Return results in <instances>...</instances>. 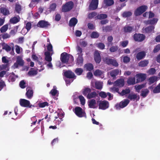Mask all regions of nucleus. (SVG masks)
I'll use <instances>...</instances> for the list:
<instances>
[{
  "label": "nucleus",
  "instance_id": "1",
  "mask_svg": "<svg viewBox=\"0 0 160 160\" xmlns=\"http://www.w3.org/2000/svg\"><path fill=\"white\" fill-rule=\"evenodd\" d=\"M74 4L72 1H69L66 3L62 6V11L66 12L71 10L73 7Z\"/></svg>",
  "mask_w": 160,
  "mask_h": 160
},
{
  "label": "nucleus",
  "instance_id": "2",
  "mask_svg": "<svg viewBox=\"0 0 160 160\" xmlns=\"http://www.w3.org/2000/svg\"><path fill=\"white\" fill-rule=\"evenodd\" d=\"M148 9V7L146 5H142L138 7L134 12V14L136 16H139L141 15Z\"/></svg>",
  "mask_w": 160,
  "mask_h": 160
},
{
  "label": "nucleus",
  "instance_id": "3",
  "mask_svg": "<svg viewBox=\"0 0 160 160\" xmlns=\"http://www.w3.org/2000/svg\"><path fill=\"white\" fill-rule=\"evenodd\" d=\"M145 35L142 34L135 33L133 36V39L136 42H141L145 39Z\"/></svg>",
  "mask_w": 160,
  "mask_h": 160
},
{
  "label": "nucleus",
  "instance_id": "4",
  "mask_svg": "<svg viewBox=\"0 0 160 160\" xmlns=\"http://www.w3.org/2000/svg\"><path fill=\"white\" fill-rule=\"evenodd\" d=\"M129 101L125 99L124 101H121L119 104H117L115 105V107L117 109H120L126 107L129 103Z\"/></svg>",
  "mask_w": 160,
  "mask_h": 160
},
{
  "label": "nucleus",
  "instance_id": "5",
  "mask_svg": "<svg viewBox=\"0 0 160 160\" xmlns=\"http://www.w3.org/2000/svg\"><path fill=\"white\" fill-rule=\"evenodd\" d=\"M74 112L79 118L82 117L86 114L85 112L83 111L82 108L79 107H77L75 108Z\"/></svg>",
  "mask_w": 160,
  "mask_h": 160
},
{
  "label": "nucleus",
  "instance_id": "6",
  "mask_svg": "<svg viewBox=\"0 0 160 160\" xmlns=\"http://www.w3.org/2000/svg\"><path fill=\"white\" fill-rule=\"evenodd\" d=\"M98 106L99 109L105 110L108 108L109 103L106 100L100 101H99Z\"/></svg>",
  "mask_w": 160,
  "mask_h": 160
},
{
  "label": "nucleus",
  "instance_id": "7",
  "mask_svg": "<svg viewBox=\"0 0 160 160\" xmlns=\"http://www.w3.org/2000/svg\"><path fill=\"white\" fill-rule=\"evenodd\" d=\"M69 59V54L64 52L62 53L60 56V60L63 63H67Z\"/></svg>",
  "mask_w": 160,
  "mask_h": 160
},
{
  "label": "nucleus",
  "instance_id": "8",
  "mask_svg": "<svg viewBox=\"0 0 160 160\" xmlns=\"http://www.w3.org/2000/svg\"><path fill=\"white\" fill-rule=\"evenodd\" d=\"M19 103L20 105L22 107L31 108L32 106L30 101L24 99H21L20 100Z\"/></svg>",
  "mask_w": 160,
  "mask_h": 160
},
{
  "label": "nucleus",
  "instance_id": "9",
  "mask_svg": "<svg viewBox=\"0 0 160 160\" xmlns=\"http://www.w3.org/2000/svg\"><path fill=\"white\" fill-rule=\"evenodd\" d=\"M136 83H138L144 81L146 78L145 74L139 73L136 75Z\"/></svg>",
  "mask_w": 160,
  "mask_h": 160
},
{
  "label": "nucleus",
  "instance_id": "10",
  "mask_svg": "<svg viewBox=\"0 0 160 160\" xmlns=\"http://www.w3.org/2000/svg\"><path fill=\"white\" fill-rule=\"evenodd\" d=\"M94 59L97 64H99L101 61V57L98 51H96L94 53Z\"/></svg>",
  "mask_w": 160,
  "mask_h": 160
},
{
  "label": "nucleus",
  "instance_id": "11",
  "mask_svg": "<svg viewBox=\"0 0 160 160\" xmlns=\"http://www.w3.org/2000/svg\"><path fill=\"white\" fill-rule=\"evenodd\" d=\"M50 24L47 21L44 20H40L38 22L37 26L40 28H45L48 27Z\"/></svg>",
  "mask_w": 160,
  "mask_h": 160
},
{
  "label": "nucleus",
  "instance_id": "12",
  "mask_svg": "<svg viewBox=\"0 0 160 160\" xmlns=\"http://www.w3.org/2000/svg\"><path fill=\"white\" fill-rule=\"evenodd\" d=\"M26 96L28 99H31L33 96V91L31 87H28L26 88Z\"/></svg>",
  "mask_w": 160,
  "mask_h": 160
},
{
  "label": "nucleus",
  "instance_id": "13",
  "mask_svg": "<svg viewBox=\"0 0 160 160\" xmlns=\"http://www.w3.org/2000/svg\"><path fill=\"white\" fill-rule=\"evenodd\" d=\"M98 0H92L89 5V8L91 10L96 9L98 7Z\"/></svg>",
  "mask_w": 160,
  "mask_h": 160
},
{
  "label": "nucleus",
  "instance_id": "14",
  "mask_svg": "<svg viewBox=\"0 0 160 160\" xmlns=\"http://www.w3.org/2000/svg\"><path fill=\"white\" fill-rule=\"evenodd\" d=\"M125 84L124 80L123 78H120L117 79L114 82V85L116 87H123Z\"/></svg>",
  "mask_w": 160,
  "mask_h": 160
},
{
  "label": "nucleus",
  "instance_id": "15",
  "mask_svg": "<svg viewBox=\"0 0 160 160\" xmlns=\"http://www.w3.org/2000/svg\"><path fill=\"white\" fill-rule=\"evenodd\" d=\"M64 76L68 78H76V76L75 75L74 73L72 71L68 70L65 72L64 73Z\"/></svg>",
  "mask_w": 160,
  "mask_h": 160
},
{
  "label": "nucleus",
  "instance_id": "16",
  "mask_svg": "<svg viewBox=\"0 0 160 160\" xmlns=\"http://www.w3.org/2000/svg\"><path fill=\"white\" fill-rule=\"evenodd\" d=\"M20 19V16L17 15L16 16L11 18L9 20V22L11 23L15 24L19 22Z\"/></svg>",
  "mask_w": 160,
  "mask_h": 160
},
{
  "label": "nucleus",
  "instance_id": "17",
  "mask_svg": "<svg viewBox=\"0 0 160 160\" xmlns=\"http://www.w3.org/2000/svg\"><path fill=\"white\" fill-rule=\"evenodd\" d=\"M123 29L125 33H131L134 31V26L126 25L123 27Z\"/></svg>",
  "mask_w": 160,
  "mask_h": 160
},
{
  "label": "nucleus",
  "instance_id": "18",
  "mask_svg": "<svg viewBox=\"0 0 160 160\" xmlns=\"http://www.w3.org/2000/svg\"><path fill=\"white\" fill-rule=\"evenodd\" d=\"M88 105L89 108H97L98 106H96V101L94 99H92L88 102Z\"/></svg>",
  "mask_w": 160,
  "mask_h": 160
},
{
  "label": "nucleus",
  "instance_id": "19",
  "mask_svg": "<svg viewBox=\"0 0 160 160\" xmlns=\"http://www.w3.org/2000/svg\"><path fill=\"white\" fill-rule=\"evenodd\" d=\"M83 54H81V55H79L77 59L76 64L79 66H82L83 63Z\"/></svg>",
  "mask_w": 160,
  "mask_h": 160
},
{
  "label": "nucleus",
  "instance_id": "20",
  "mask_svg": "<svg viewBox=\"0 0 160 160\" xmlns=\"http://www.w3.org/2000/svg\"><path fill=\"white\" fill-rule=\"evenodd\" d=\"M146 55L145 52L141 51L137 53L136 58L138 60H140L143 58L145 57Z\"/></svg>",
  "mask_w": 160,
  "mask_h": 160
},
{
  "label": "nucleus",
  "instance_id": "21",
  "mask_svg": "<svg viewBox=\"0 0 160 160\" xmlns=\"http://www.w3.org/2000/svg\"><path fill=\"white\" fill-rule=\"evenodd\" d=\"M44 55H45V60L48 62H51L52 60L50 52H49L46 51L45 52Z\"/></svg>",
  "mask_w": 160,
  "mask_h": 160
},
{
  "label": "nucleus",
  "instance_id": "22",
  "mask_svg": "<svg viewBox=\"0 0 160 160\" xmlns=\"http://www.w3.org/2000/svg\"><path fill=\"white\" fill-rule=\"evenodd\" d=\"M78 20L75 18H72L70 20L69 25L70 27L74 26L77 23Z\"/></svg>",
  "mask_w": 160,
  "mask_h": 160
},
{
  "label": "nucleus",
  "instance_id": "23",
  "mask_svg": "<svg viewBox=\"0 0 160 160\" xmlns=\"http://www.w3.org/2000/svg\"><path fill=\"white\" fill-rule=\"evenodd\" d=\"M95 86H92L93 88H94L98 90H101L102 88V86L101 83L98 81H96L95 82Z\"/></svg>",
  "mask_w": 160,
  "mask_h": 160
},
{
  "label": "nucleus",
  "instance_id": "24",
  "mask_svg": "<svg viewBox=\"0 0 160 160\" xmlns=\"http://www.w3.org/2000/svg\"><path fill=\"white\" fill-rule=\"evenodd\" d=\"M91 92V89L89 88H85L84 89L82 90V93L83 95L87 96L89 94L90 92Z\"/></svg>",
  "mask_w": 160,
  "mask_h": 160
},
{
  "label": "nucleus",
  "instance_id": "25",
  "mask_svg": "<svg viewBox=\"0 0 160 160\" xmlns=\"http://www.w3.org/2000/svg\"><path fill=\"white\" fill-rule=\"evenodd\" d=\"M84 67L86 68L87 71H91L93 69V64L91 63H88L86 64Z\"/></svg>",
  "mask_w": 160,
  "mask_h": 160
},
{
  "label": "nucleus",
  "instance_id": "26",
  "mask_svg": "<svg viewBox=\"0 0 160 160\" xmlns=\"http://www.w3.org/2000/svg\"><path fill=\"white\" fill-rule=\"evenodd\" d=\"M158 19L155 18H153L152 19H149L146 21L147 24L154 25L158 22Z\"/></svg>",
  "mask_w": 160,
  "mask_h": 160
},
{
  "label": "nucleus",
  "instance_id": "27",
  "mask_svg": "<svg viewBox=\"0 0 160 160\" xmlns=\"http://www.w3.org/2000/svg\"><path fill=\"white\" fill-rule=\"evenodd\" d=\"M103 3L106 7H109L112 6L114 3L113 0H104Z\"/></svg>",
  "mask_w": 160,
  "mask_h": 160
},
{
  "label": "nucleus",
  "instance_id": "28",
  "mask_svg": "<svg viewBox=\"0 0 160 160\" xmlns=\"http://www.w3.org/2000/svg\"><path fill=\"white\" fill-rule=\"evenodd\" d=\"M131 92L130 89L129 88H126L125 89H123L122 91L120 92V95L121 96H123L126 94H129Z\"/></svg>",
  "mask_w": 160,
  "mask_h": 160
},
{
  "label": "nucleus",
  "instance_id": "29",
  "mask_svg": "<svg viewBox=\"0 0 160 160\" xmlns=\"http://www.w3.org/2000/svg\"><path fill=\"white\" fill-rule=\"evenodd\" d=\"M148 61L147 60H144L140 61L138 63V66L141 67H145L147 66L148 64Z\"/></svg>",
  "mask_w": 160,
  "mask_h": 160
},
{
  "label": "nucleus",
  "instance_id": "30",
  "mask_svg": "<svg viewBox=\"0 0 160 160\" xmlns=\"http://www.w3.org/2000/svg\"><path fill=\"white\" fill-rule=\"evenodd\" d=\"M57 5L56 3H53L51 4L49 6V9L50 12L54 11L56 10Z\"/></svg>",
  "mask_w": 160,
  "mask_h": 160
},
{
  "label": "nucleus",
  "instance_id": "31",
  "mask_svg": "<svg viewBox=\"0 0 160 160\" xmlns=\"http://www.w3.org/2000/svg\"><path fill=\"white\" fill-rule=\"evenodd\" d=\"M146 85V83H144L141 85H136L135 86V88L136 90L139 92L141 89L145 87Z\"/></svg>",
  "mask_w": 160,
  "mask_h": 160
},
{
  "label": "nucleus",
  "instance_id": "32",
  "mask_svg": "<svg viewBox=\"0 0 160 160\" xmlns=\"http://www.w3.org/2000/svg\"><path fill=\"white\" fill-rule=\"evenodd\" d=\"M158 80V78L157 76H152L150 77L148 79L149 84H151L154 83Z\"/></svg>",
  "mask_w": 160,
  "mask_h": 160
},
{
  "label": "nucleus",
  "instance_id": "33",
  "mask_svg": "<svg viewBox=\"0 0 160 160\" xmlns=\"http://www.w3.org/2000/svg\"><path fill=\"white\" fill-rule=\"evenodd\" d=\"M128 84L130 85H134L136 83L135 77L129 78L127 81Z\"/></svg>",
  "mask_w": 160,
  "mask_h": 160
},
{
  "label": "nucleus",
  "instance_id": "34",
  "mask_svg": "<svg viewBox=\"0 0 160 160\" xmlns=\"http://www.w3.org/2000/svg\"><path fill=\"white\" fill-rule=\"evenodd\" d=\"M108 16L106 14H98L96 17L97 19H103L107 18Z\"/></svg>",
  "mask_w": 160,
  "mask_h": 160
},
{
  "label": "nucleus",
  "instance_id": "35",
  "mask_svg": "<svg viewBox=\"0 0 160 160\" xmlns=\"http://www.w3.org/2000/svg\"><path fill=\"white\" fill-rule=\"evenodd\" d=\"M119 70L118 69H115L112 71L110 73V76L112 77H115L118 74Z\"/></svg>",
  "mask_w": 160,
  "mask_h": 160
},
{
  "label": "nucleus",
  "instance_id": "36",
  "mask_svg": "<svg viewBox=\"0 0 160 160\" xmlns=\"http://www.w3.org/2000/svg\"><path fill=\"white\" fill-rule=\"evenodd\" d=\"M149 92V91L147 89L142 90V91L140 95L143 97H145L148 95Z\"/></svg>",
  "mask_w": 160,
  "mask_h": 160
},
{
  "label": "nucleus",
  "instance_id": "37",
  "mask_svg": "<svg viewBox=\"0 0 160 160\" xmlns=\"http://www.w3.org/2000/svg\"><path fill=\"white\" fill-rule=\"evenodd\" d=\"M98 95L95 92H90L88 95H87V98L88 99H91L92 98H95Z\"/></svg>",
  "mask_w": 160,
  "mask_h": 160
},
{
  "label": "nucleus",
  "instance_id": "38",
  "mask_svg": "<svg viewBox=\"0 0 160 160\" xmlns=\"http://www.w3.org/2000/svg\"><path fill=\"white\" fill-rule=\"evenodd\" d=\"M0 10L1 12L4 15H7L10 14L9 11L6 8H2Z\"/></svg>",
  "mask_w": 160,
  "mask_h": 160
},
{
  "label": "nucleus",
  "instance_id": "39",
  "mask_svg": "<svg viewBox=\"0 0 160 160\" xmlns=\"http://www.w3.org/2000/svg\"><path fill=\"white\" fill-rule=\"evenodd\" d=\"M75 72L77 75H81L83 72V70L81 68H77L74 71Z\"/></svg>",
  "mask_w": 160,
  "mask_h": 160
},
{
  "label": "nucleus",
  "instance_id": "40",
  "mask_svg": "<svg viewBox=\"0 0 160 160\" xmlns=\"http://www.w3.org/2000/svg\"><path fill=\"white\" fill-rule=\"evenodd\" d=\"M154 27L153 26H149L145 29V30L147 33L151 32L154 29Z\"/></svg>",
  "mask_w": 160,
  "mask_h": 160
},
{
  "label": "nucleus",
  "instance_id": "41",
  "mask_svg": "<svg viewBox=\"0 0 160 160\" xmlns=\"http://www.w3.org/2000/svg\"><path fill=\"white\" fill-rule=\"evenodd\" d=\"M3 46L2 49H5L7 52H9L11 51V47L7 44H5L4 43L2 44Z\"/></svg>",
  "mask_w": 160,
  "mask_h": 160
},
{
  "label": "nucleus",
  "instance_id": "42",
  "mask_svg": "<svg viewBox=\"0 0 160 160\" xmlns=\"http://www.w3.org/2000/svg\"><path fill=\"white\" fill-rule=\"evenodd\" d=\"M8 24H5L2 26L0 29V31L1 33L5 32L8 29Z\"/></svg>",
  "mask_w": 160,
  "mask_h": 160
},
{
  "label": "nucleus",
  "instance_id": "43",
  "mask_svg": "<svg viewBox=\"0 0 160 160\" xmlns=\"http://www.w3.org/2000/svg\"><path fill=\"white\" fill-rule=\"evenodd\" d=\"M154 93H159L160 92V82L155 88L153 90Z\"/></svg>",
  "mask_w": 160,
  "mask_h": 160
},
{
  "label": "nucleus",
  "instance_id": "44",
  "mask_svg": "<svg viewBox=\"0 0 160 160\" xmlns=\"http://www.w3.org/2000/svg\"><path fill=\"white\" fill-rule=\"evenodd\" d=\"M138 97L137 94H129L128 97V98L131 100H135Z\"/></svg>",
  "mask_w": 160,
  "mask_h": 160
},
{
  "label": "nucleus",
  "instance_id": "45",
  "mask_svg": "<svg viewBox=\"0 0 160 160\" xmlns=\"http://www.w3.org/2000/svg\"><path fill=\"white\" fill-rule=\"evenodd\" d=\"M110 91L111 92L113 93L117 92L119 94L120 92H119V88L118 87H113L111 88L110 89Z\"/></svg>",
  "mask_w": 160,
  "mask_h": 160
},
{
  "label": "nucleus",
  "instance_id": "46",
  "mask_svg": "<svg viewBox=\"0 0 160 160\" xmlns=\"http://www.w3.org/2000/svg\"><path fill=\"white\" fill-rule=\"evenodd\" d=\"M132 14V13L130 11H125L123 13L122 15L124 18H127L131 16Z\"/></svg>",
  "mask_w": 160,
  "mask_h": 160
},
{
  "label": "nucleus",
  "instance_id": "47",
  "mask_svg": "<svg viewBox=\"0 0 160 160\" xmlns=\"http://www.w3.org/2000/svg\"><path fill=\"white\" fill-rule=\"evenodd\" d=\"M102 59L104 62L108 65H110L111 58H110L108 57H105L102 58Z\"/></svg>",
  "mask_w": 160,
  "mask_h": 160
},
{
  "label": "nucleus",
  "instance_id": "48",
  "mask_svg": "<svg viewBox=\"0 0 160 160\" xmlns=\"http://www.w3.org/2000/svg\"><path fill=\"white\" fill-rule=\"evenodd\" d=\"M103 73V72L99 69L96 70L93 73L94 75L96 76H100Z\"/></svg>",
  "mask_w": 160,
  "mask_h": 160
},
{
  "label": "nucleus",
  "instance_id": "49",
  "mask_svg": "<svg viewBox=\"0 0 160 160\" xmlns=\"http://www.w3.org/2000/svg\"><path fill=\"white\" fill-rule=\"evenodd\" d=\"M15 10L18 13H20L21 11V7L20 5L16 4L15 5Z\"/></svg>",
  "mask_w": 160,
  "mask_h": 160
},
{
  "label": "nucleus",
  "instance_id": "50",
  "mask_svg": "<svg viewBox=\"0 0 160 160\" xmlns=\"http://www.w3.org/2000/svg\"><path fill=\"white\" fill-rule=\"evenodd\" d=\"M111 60L110 65H112L115 67L118 66V64L116 60L112 59Z\"/></svg>",
  "mask_w": 160,
  "mask_h": 160
},
{
  "label": "nucleus",
  "instance_id": "51",
  "mask_svg": "<svg viewBox=\"0 0 160 160\" xmlns=\"http://www.w3.org/2000/svg\"><path fill=\"white\" fill-rule=\"evenodd\" d=\"M156 70L154 68H150L148 71V73L150 75H153L156 73Z\"/></svg>",
  "mask_w": 160,
  "mask_h": 160
},
{
  "label": "nucleus",
  "instance_id": "52",
  "mask_svg": "<svg viewBox=\"0 0 160 160\" xmlns=\"http://www.w3.org/2000/svg\"><path fill=\"white\" fill-rule=\"evenodd\" d=\"M78 98L80 100L81 104L84 105L85 103V100L84 97L82 95H80L78 97Z\"/></svg>",
  "mask_w": 160,
  "mask_h": 160
},
{
  "label": "nucleus",
  "instance_id": "53",
  "mask_svg": "<svg viewBox=\"0 0 160 160\" xmlns=\"http://www.w3.org/2000/svg\"><path fill=\"white\" fill-rule=\"evenodd\" d=\"M38 106L39 107L43 108L45 106H48L49 104L47 102H45L42 103H39Z\"/></svg>",
  "mask_w": 160,
  "mask_h": 160
},
{
  "label": "nucleus",
  "instance_id": "54",
  "mask_svg": "<svg viewBox=\"0 0 160 160\" xmlns=\"http://www.w3.org/2000/svg\"><path fill=\"white\" fill-rule=\"evenodd\" d=\"M17 62L18 65L20 66H23L24 65V61L21 58H17Z\"/></svg>",
  "mask_w": 160,
  "mask_h": 160
},
{
  "label": "nucleus",
  "instance_id": "55",
  "mask_svg": "<svg viewBox=\"0 0 160 160\" xmlns=\"http://www.w3.org/2000/svg\"><path fill=\"white\" fill-rule=\"evenodd\" d=\"M99 36V34L97 32H93L91 35V37L92 38H97Z\"/></svg>",
  "mask_w": 160,
  "mask_h": 160
},
{
  "label": "nucleus",
  "instance_id": "56",
  "mask_svg": "<svg viewBox=\"0 0 160 160\" xmlns=\"http://www.w3.org/2000/svg\"><path fill=\"white\" fill-rule=\"evenodd\" d=\"M118 49V47L117 46H112L109 49L110 52H116Z\"/></svg>",
  "mask_w": 160,
  "mask_h": 160
},
{
  "label": "nucleus",
  "instance_id": "57",
  "mask_svg": "<svg viewBox=\"0 0 160 160\" xmlns=\"http://www.w3.org/2000/svg\"><path fill=\"white\" fill-rule=\"evenodd\" d=\"M37 74V72L36 70H30L28 72V74L30 76H34Z\"/></svg>",
  "mask_w": 160,
  "mask_h": 160
},
{
  "label": "nucleus",
  "instance_id": "58",
  "mask_svg": "<svg viewBox=\"0 0 160 160\" xmlns=\"http://www.w3.org/2000/svg\"><path fill=\"white\" fill-rule=\"evenodd\" d=\"M160 50V43L157 45L153 50V52L156 53Z\"/></svg>",
  "mask_w": 160,
  "mask_h": 160
},
{
  "label": "nucleus",
  "instance_id": "59",
  "mask_svg": "<svg viewBox=\"0 0 160 160\" xmlns=\"http://www.w3.org/2000/svg\"><path fill=\"white\" fill-rule=\"evenodd\" d=\"M97 13L95 12H92L89 14L88 17L90 19H92L95 16H97Z\"/></svg>",
  "mask_w": 160,
  "mask_h": 160
},
{
  "label": "nucleus",
  "instance_id": "60",
  "mask_svg": "<svg viewBox=\"0 0 160 160\" xmlns=\"http://www.w3.org/2000/svg\"><path fill=\"white\" fill-rule=\"evenodd\" d=\"M32 27V24L31 22H28L26 24L25 28L28 31H29Z\"/></svg>",
  "mask_w": 160,
  "mask_h": 160
},
{
  "label": "nucleus",
  "instance_id": "61",
  "mask_svg": "<svg viewBox=\"0 0 160 160\" xmlns=\"http://www.w3.org/2000/svg\"><path fill=\"white\" fill-rule=\"evenodd\" d=\"M112 30V28L111 26H106L103 28V31L106 32H110Z\"/></svg>",
  "mask_w": 160,
  "mask_h": 160
},
{
  "label": "nucleus",
  "instance_id": "62",
  "mask_svg": "<svg viewBox=\"0 0 160 160\" xmlns=\"http://www.w3.org/2000/svg\"><path fill=\"white\" fill-rule=\"evenodd\" d=\"M99 96L102 98H105L107 97V93L103 91H101L99 93Z\"/></svg>",
  "mask_w": 160,
  "mask_h": 160
},
{
  "label": "nucleus",
  "instance_id": "63",
  "mask_svg": "<svg viewBox=\"0 0 160 160\" xmlns=\"http://www.w3.org/2000/svg\"><path fill=\"white\" fill-rule=\"evenodd\" d=\"M26 83L24 80H22L19 83L20 87L22 88H26L25 86Z\"/></svg>",
  "mask_w": 160,
  "mask_h": 160
},
{
  "label": "nucleus",
  "instance_id": "64",
  "mask_svg": "<svg viewBox=\"0 0 160 160\" xmlns=\"http://www.w3.org/2000/svg\"><path fill=\"white\" fill-rule=\"evenodd\" d=\"M87 26L88 28L90 30H94L95 28V27L94 25L91 23H88L87 24Z\"/></svg>",
  "mask_w": 160,
  "mask_h": 160
}]
</instances>
